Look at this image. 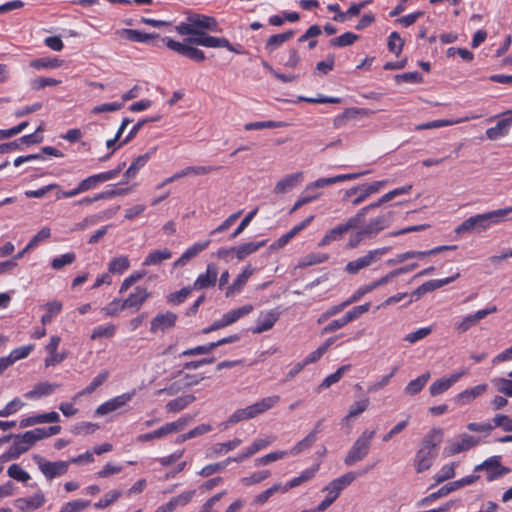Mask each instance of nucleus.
Instances as JSON below:
<instances>
[{
  "label": "nucleus",
  "mask_w": 512,
  "mask_h": 512,
  "mask_svg": "<svg viewBox=\"0 0 512 512\" xmlns=\"http://www.w3.org/2000/svg\"><path fill=\"white\" fill-rule=\"evenodd\" d=\"M511 212L512 207H507L471 216L455 228V233L458 235L473 232L481 233L487 230L491 225L504 221L506 216Z\"/></svg>",
  "instance_id": "1"
},
{
  "label": "nucleus",
  "mask_w": 512,
  "mask_h": 512,
  "mask_svg": "<svg viewBox=\"0 0 512 512\" xmlns=\"http://www.w3.org/2000/svg\"><path fill=\"white\" fill-rule=\"evenodd\" d=\"M443 440V431L433 428L423 438L419 450L415 454L414 467L418 473L428 470L437 457V447Z\"/></svg>",
  "instance_id": "2"
},
{
  "label": "nucleus",
  "mask_w": 512,
  "mask_h": 512,
  "mask_svg": "<svg viewBox=\"0 0 512 512\" xmlns=\"http://www.w3.org/2000/svg\"><path fill=\"white\" fill-rule=\"evenodd\" d=\"M374 436L375 430H364L349 449L344 458V464L346 466H352L362 461L370 452Z\"/></svg>",
  "instance_id": "3"
},
{
  "label": "nucleus",
  "mask_w": 512,
  "mask_h": 512,
  "mask_svg": "<svg viewBox=\"0 0 512 512\" xmlns=\"http://www.w3.org/2000/svg\"><path fill=\"white\" fill-rule=\"evenodd\" d=\"M32 459L48 481L65 475L70 466L69 461H48L39 454H34Z\"/></svg>",
  "instance_id": "4"
},
{
  "label": "nucleus",
  "mask_w": 512,
  "mask_h": 512,
  "mask_svg": "<svg viewBox=\"0 0 512 512\" xmlns=\"http://www.w3.org/2000/svg\"><path fill=\"white\" fill-rule=\"evenodd\" d=\"M388 184V180L374 181L369 184H362L352 187L345 191L343 200H348L351 196L355 195V198L351 201L353 206H357L364 202L372 194L379 192L383 187Z\"/></svg>",
  "instance_id": "5"
},
{
  "label": "nucleus",
  "mask_w": 512,
  "mask_h": 512,
  "mask_svg": "<svg viewBox=\"0 0 512 512\" xmlns=\"http://www.w3.org/2000/svg\"><path fill=\"white\" fill-rule=\"evenodd\" d=\"M389 251L390 247H382L369 250L365 255L355 260L349 261L345 266V271L349 274L355 275L360 270L367 268L373 263L379 261Z\"/></svg>",
  "instance_id": "6"
},
{
  "label": "nucleus",
  "mask_w": 512,
  "mask_h": 512,
  "mask_svg": "<svg viewBox=\"0 0 512 512\" xmlns=\"http://www.w3.org/2000/svg\"><path fill=\"white\" fill-rule=\"evenodd\" d=\"M187 41L195 45L208 47V48H226L230 52L236 54L242 53V47L240 45L233 46L228 39L223 37L210 36L207 33H199L196 37H188Z\"/></svg>",
  "instance_id": "7"
},
{
  "label": "nucleus",
  "mask_w": 512,
  "mask_h": 512,
  "mask_svg": "<svg viewBox=\"0 0 512 512\" xmlns=\"http://www.w3.org/2000/svg\"><path fill=\"white\" fill-rule=\"evenodd\" d=\"M13 439V444L10 446L6 454L3 455L5 459H17L23 453L27 452L32 446L35 445L28 431L23 434L9 435L4 438H0V442Z\"/></svg>",
  "instance_id": "8"
},
{
  "label": "nucleus",
  "mask_w": 512,
  "mask_h": 512,
  "mask_svg": "<svg viewBox=\"0 0 512 512\" xmlns=\"http://www.w3.org/2000/svg\"><path fill=\"white\" fill-rule=\"evenodd\" d=\"M478 478H479V476H477V475H469L462 479L449 482L446 485L442 486L436 492H433V493L429 494L428 496H426L425 498H423L420 502V505H428L431 502H433L434 500L444 497V496H447L448 494H450L451 492H453L455 490H458L467 485H471L474 482H476L478 480Z\"/></svg>",
  "instance_id": "9"
},
{
  "label": "nucleus",
  "mask_w": 512,
  "mask_h": 512,
  "mask_svg": "<svg viewBox=\"0 0 512 512\" xmlns=\"http://www.w3.org/2000/svg\"><path fill=\"white\" fill-rule=\"evenodd\" d=\"M486 471V479L492 482L511 472L509 467L501 464V456L495 455L487 458L481 464L475 466L474 471Z\"/></svg>",
  "instance_id": "10"
},
{
  "label": "nucleus",
  "mask_w": 512,
  "mask_h": 512,
  "mask_svg": "<svg viewBox=\"0 0 512 512\" xmlns=\"http://www.w3.org/2000/svg\"><path fill=\"white\" fill-rule=\"evenodd\" d=\"M193 45V43H189L187 41V38L184 39L183 42H178L173 39H167L166 41V46L179 55L187 57L197 63L205 61L206 57L204 52L196 47H193Z\"/></svg>",
  "instance_id": "11"
},
{
  "label": "nucleus",
  "mask_w": 512,
  "mask_h": 512,
  "mask_svg": "<svg viewBox=\"0 0 512 512\" xmlns=\"http://www.w3.org/2000/svg\"><path fill=\"white\" fill-rule=\"evenodd\" d=\"M393 216L394 212L389 211L371 219L360 229V234L366 236L367 239L375 238L381 231L390 226Z\"/></svg>",
  "instance_id": "12"
},
{
  "label": "nucleus",
  "mask_w": 512,
  "mask_h": 512,
  "mask_svg": "<svg viewBox=\"0 0 512 512\" xmlns=\"http://www.w3.org/2000/svg\"><path fill=\"white\" fill-rule=\"evenodd\" d=\"M185 425H186V420L179 419L174 422L166 423L165 425L161 426L160 428H158L152 432L141 434V435L137 436L136 440L138 442H148V441H151L154 439L163 438L169 434H172V433L182 430Z\"/></svg>",
  "instance_id": "13"
},
{
  "label": "nucleus",
  "mask_w": 512,
  "mask_h": 512,
  "mask_svg": "<svg viewBox=\"0 0 512 512\" xmlns=\"http://www.w3.org/2000/svg\"><path fill=\"white\" fill-rule=\"evenodd\" d=\"M479 444V440L472 435L462 434L456 441H451L443 450L446 457L467 451Z\"/></svg>",
  "instance_id": "14"
},
{
  "label": "nucleus",
  "mask_w": 512,
  "mask_h": 512,
  "mask_svg": "<svg viewBox=\"0 0 512 512\" xmlns=\"http://www.w3.org/2000/svg\"><path fill=\"white\" fill-rule=\"evenodd\" d=\"M359 226L356 219L352 216L350 217L345 223H341L331 230H329L323 238L319 242V246H326L330 244L331 242L340 240L345 233H347L351 229H355Z\"/></svg>",
  "instance_id": "15"
},
{
  "label": "nucleus",
  "mask_w": 512,
  "mask_h": 512,
  "mask_svg": "<svg viewBox=\"0 0 512 512\" xmlns=\"http://www.w3.org/2000/svg\"><path fill=\"white\" fill-rule=\"evenodd\" d=\"M466 374L467 369H461L459 371L453 372L447 378H440L435 380L429 387L431 396H438L443 394Z\"/></svg>",
  "instance_id": "16"
},
{
  "label": "nucleus",
  "mask_w": 512,
  "mask_h": 512,
  "mask_svg": "<svg viewBox=\"0 0 512 512\" xmlns=\"http://www.w3.org/2000/svg\"><path fill=\"white\" fill-rule=\"evenodd\" d=\"M497 311L496 306H492L487 309L478 310L474 314L468 315L464 317L461 321L455 324V330L459 333H465L473 326L477 325L482 319H484L489 314L495 313Z\"/></svg>",
  "instance_id": "17"
},
{
  "label": "nucleus",
  "mask_w": 512,
  "mask_h": 512,
  "mask_svg": "<svg viewBox=\"0 0 512 512\" xmlns=\"http://www.w3.org/2000/svg\"><path fill=\"white\" fill-rule=\"evenodd\" d=\"M135 392L131 391L128 393H123L121 395H118L112 399H109L108 401L104 402L100 406L97 407L95 413L96 415L103 416L108 413L114 412L123 406H125L128 402L132 400L134 397Z\"/></svg>",
  "instance_id": "18"
},
{
  "label": "nucleus",
  "mask_w": 512,
  "mask_h": 512,
  "mask_svg": "<svg viewBox=\"0 0 512 512\" xmlns=\"http://www.w3.org/2000/svg\"><path fill=\"white\" fill-rule=\"evenodd\" d=\"M46 502L44 493L41 490L35 492L32 496L17 498L14 506L21 512H30L41 508Z\"/></svg>",
  "instance_id": "19"
},
{
  "label": "nucleus",
  "mask_w": 512,
  "mask_h": 512,
  "mask_svg": "<svg viewBox=\"0 0 512 512\" xmlns=\"http://www.w3.org/2000/svg\"><path fill=\"white\" fill-rule=\"evenodd\" d=\"M502 115L503 119L498 121L494 127L486 130L485 134L488 139L495 141L508 135L512 125V109L505 111Z\"/></svg>",
  "instance_id": "20"
},
{
  "label": "nucleus",
  "mask_w": 512,
  "mask_h": 512,
  "mask_svg": "<svg viewBox=\"0 0 512 512\" xmlns=\"http://www.w3.org/2000/svg\"><path fill=\"white\" fill-rule=\"evenodd\" d=\"M365 174H366V172H359V173L341 174V175L328 177V178H319L316 181L311 182L308 185H306L305 191L309 192L311 190L324 188L326 186H329V185H332V184H335L338 182L354 180V179H357Z\"/></svg>",
  "instance_id": "21"
},
{
  "label": "nucleus",
  "mask_w": 512,
  "mask_h": 512,
  "mask_svg": "<svg viewBox=\"0 0 512 512\" xmlns=\"http://www.w3.org/2000/svg\"><path fill=\"white\" fill-rule=\"evenodd\" d=\"M177 319V314L173 312L159 313L151 320L150 331L152 333H157L158 331L165 332L175 327Z\"/></svg>",
  "instance_id": "22"
},
{
  "label": "nucleus",
  "mask_w": 512,
  "mask_h": 512,
  "mask_svg": "<svg viewBox=\"0 0 512 512\" xmlns=\"http://www.w3.org/2000/svg\"><path fill=\"white\" fill-rule=\"evenodd\" d=\"M280 401V396L272 395L265 398L260 399L259 401L249 405L246 407L249 418L253 419L257 416L265 413L266 411L273 408Z\"/></svg>",
  "instance_id": "23"
},
{
  "label": "nucleus",
  "mask_w": 512,
  "mask_h": 512,
  "mask_svg": "<svg viewBox=\"0 0 512 512\" xmlns=\"http://www.w3.org/2000/svg\"><path fill=\"white\" fill-rule=\"evenodd\" d=\"M279 316L280 311H278V309L261 312L257 319L256 326L252 328V333L260 334L270 330L279 319Z\"/></svg>",
  "instance_id": "24"
},
{
  "label": "nucleus",
  "mask_w": 512,
  "mask_h": 512,
  "mask_svg": "<svg viewBox=\"0 0 512 512\" xmlns=\"http://www.w3.org/2000/svg\"><path fill=\"white\" fill-rule=\"evenodd\" d=\"M303 180V172L288 174L280 179L274 186V194H285L292 191Z\"/></svg>",
  "instance_id": "25"
},
{
  "label": "nucleus",
  "mask_w": 512,
  "mask_h": 512,
  "mask_svg": "<svg viewBox=\"0 0 512 512\" xmlns=\"http://www.w3.org/2000/svg\"><path fill=\"white\" fill-rule=\"evenodd\" d=\"M187 20L191 22L193 25V29L197 33H205V30L216 31L217 29V20L214 17L202 15V14H193L190 15Z\"/></svg>",
  "instance_id": "26"
},
{
  "label": "nucleus",
  "mask_w": 512,
  "mask_h": 512,
  "mask_svg": "<svg viewBox=\"0 0 512 512\" xmlns=\"http://www.w3.org/2000/svg\"><path fill=\"white\" fill-rule=\"evenodd\" d=\"M488 385L486 383L476 385L472 388L465 389L454 397V402L459 406L471 403L474 399L486 392Z\"/></svg>",
  "instance_id": "27"
},
{
  "label": "nucleus",
  "mask_w": 512,
  "mask_h": 512,
  "mask_svg": "<svg viewBox=\"0 0 512 512\" xmlns=\"http://www.w3.org/2000/svg\"><path fill=\"white\" fill-rule=\"evenodd\" d=\"M218 269L214 264H208L205 273H201L193 284L197 290L214 286L217 281Z\"/></svg>",
  "instance_id": "28"
},
{
  "label": "nucleus",
  "mask_w": 512,
  "mask_h": 512,
  "mask_svg": "<svg viewBox=\"0 0 512 512\" xmlns=\"http://www.w3.org/2000/svg\"><path fill=\"white\" fill-rule=\"evenodd\" d=\"M116 35L121 38L137 43H148L158 37L156 34L144 33L135 29H120Z\"/></svg>",
  "instance_id": "29"
},
{
  "label": "nucleus",
  "mask_w": 512,
  "mask_h": 512,
  "mask_svg": "<svg viewBox=\"0 0 512 512\" xmlns=\"http://www.w3.org/2000/svg\"><path fill=\"white\" fill-rule=\"evenodd\" d=\"M374 111H371L366 108H347L344 110V112L334 118V126L340 127L346 123L349 119H355L360 116H367L373 114Z\"/></svg>",
  "instance_id": "30"
},
{
  "label": "nucleus",
  "mask_w": 512,
  "mask_h": 512,
  "mask_svg": "<svg viewBox=\"0 0 512 512\" xmlns=\"http://www.w3.org/2000/svg\"><path fill=\"white\" fill-rule=\"evenodd\" d=\"M150 293L146 288L136 287L135 292L131 293L128 298L124 300L126 308H135L139 310L144 302L150 297Z\"/></svg>",
  "instance_id": "31"
},
{
  "label": "nucleus",
  "mask_w": 512,
  "mask_h": 512,
  "mask_svg": "<svg viewBox=\"0 0 512 512\" xmlns=\"http://www.w3.org/2000/svg\"><path fill=\"white\" fill-rule=\"evenodd\" d=\"M60 385L56 383L40 382L34 388L25 393L27 399H38L52 394Z\"/></svg>",
  "instance_id": "32"
},
{
  "label": "nucleus",
  "mask_w": 512,
  "mask_h": 512,
  "mask_svg": "<svg viewBox=\"0 0 512 512\" xmlns=\"http://www.w3.org/2000/svg\"><path fill=\"white\" fill-rule=\"evenodd\" d=\"M242 444V440L239 438H234L231 441L225 442V443H215L212 445L207 453V456L209 458H214L219 455L226 454L229 451H232L239 447Z\"/></svg>",
  "instance_id": "33"
},
{
  "label": "nucleus",
  "mask_w": 512,
  "mask_h": 512,
  "mask_svg": "<svg viewBox=\"0 0 512 512\" xmlns=\"http://www.w3.org/2000/svg\"><path fill=\"white\" fill-rule=\"evenodd\" d=\"M195 399V396L192 394L183 395L167 402L165 409L169 413H177L184 410L187 406L194 402Z\"/></svg>",
  "instance_id": "34"
},
{
  "label": "nucleus",
  "mask_w": 512,
  "mask_h": 512,
  "mask_svg": "<svg viewBox=\"0 0 512 512\" xmlns=\"http://www.w3.org/2000/svg\"><path fill=\"white\" fill-rule=\"evenodd\" d=\"M252 274L253 271L249 269V267L245 268L243 272L239 274L238 277L233 281L232 285L227 288L226 297L234 296L236 293L240 292Z\"/></svg>",
  "instance_id": "35"
},
{
  "label": "nucleus",
  "mask_w": 512,
  "mask_h": 512,
  "mask_svg": "<svg viewBox=\"0 0 512 512\" xmlns=\"http://www.w3.org/2000/svg\"><path fill=\"white\" fill-rule=\"evenodd\" d=\"M318 468H319V466L316 465L315 467H312V468L304 470L298 477L292 478L282 488L283 492H287L288 490H290V489H292L294 487H297V486L301 485L304 482H307V481L311 480L315 476Z\"/></svg>",
  "instance_id": "36"
},
{
  "label": "nucleus",
  "mask_w": 512,
  "mask_h": 512,
  "mask_svg": "<svg viewBox=\"0 0 512 512\" xmlns=\"http://www.w3.org/2000/svg\"><path fill=\"white\" fill-rule=\"evenodd\" d=\"M431 375L429 372H425L414 380H411L406 387L404 392L407 395L414 396L421 392L426 383L429 381Z\"/></svg>",
  "instance_id": "37"
},
{
  "label": "nucleus",
  "mask_w": 512,
  "mask_h": 512,
  "mask_svg": "<svg viewBox=\"0 0 512 512\" xmlns=\"http://www.w3.org/2000/svg\"><path fill=\"white\" fill-rule=\"evenodd\" d=\"M293 36H294L293 30H289L284 33L272 35L267 39V41L265 43V49L269 52H273L278 47H280L283 43L289 41Z\"/></svg>",
  "instance_id": "38"
},
{
  "label": "nucleus",
  "mask_w": 512,
  "mask_h": 512,
  "mask_svg": "<svg viewBox=\"0 0 512 512\" xmlns=\"http://www.w3.org/2000/svg\"><path fill=\"white\" fill-rule=\"evenodd\" d=\"M61 431V426L55 425L45 428H35L33 430H29L28 433L30 434L31 438L33 439L34 443L36 444L38 441L49 438L51 436L59 434Z\"/></svg>",
  "instance_id": "39"
},
{
  "label": "nucleus",
  "mask_w": 512,
  "mask_h": 512,
  "mask_svg": "<svg viewBox=\"0 0 512 512\" xmlns=\"http://www.w3.org/2000/svg\"><path fill=\"white\" fill-rule=\"evenodd\" d=\"M108 377L109 372L107 370L100 372L86 388H84L76 396L73 397V400L76 401L79 397L83 395L92 394L98 387H100L104 382H106Z\"/></svg>",
  "instance_id": "40"
},
{
  "label": "nucleus",
  "mask_w": 512,
  "mask_h": 512,
  "mask_svg": "<svg viewBox=\"0 0 512 512\" xmlns=\"http://www.w3.org/2000/svg\"><path fill=\"white\" fill-rule=\"evenodd\" d=\"M266 240L260 241V242H248L244 243L236 248V257L238 260H243L247 256L255 253L258 251L261 247L265 246Z\"/></svg>",
  "instance_id": "41"
},
{
  "label": "nucleus",
  "mask_w": 512,
  "mask_h": 512,
  "mask_svg": "<svg viewBox=\"0 0 512 512\" xmlns=\"http://www.w3.org/2000/svg\"><path fill=\"white\" fill-rule=\"evenodd\" d=\"M62 303L58 300H53L45 304L44 308L46 309V313L41 317V323L46 325L50 323L53 318L58 315L62 310Z\"/></svg>",
  "instance_id": "42"
},
{
  "label": "nucleus",
  "mask_w": 512,
  "mask_h": 512,
  "mask_svg": "<svg viewBox=\"0 0 512 512\" xmlns=\"http://www.w3.org/2000/svg\"><path fill=\"white\" fill-rule=\"evenodd\" d=\"M130 267V261L127 256L113 258L108 264V272L112 274H122Z\"/></svg>",
  "instance_id": "43"
},
{
  "label": "nucleus",
  "mask_w": 512,
  "mask_h": 512,
  "mask_svg": "<svg viewBox=\"0 0 512 512\" xmlns=\"http://www.w3.org/2000/svg\"><path fill=\"white\" fill-rule=\"evenodd\" d=\"M172 253L168 249H162V250H155L148 254V256L145 258L143 265L149 266V265H157L161 263L164 260H167L171 258Z\"/></svg>",
  "instance_id": "44"
},
{
  "label": "nucleus",
  "mask_w": 512,
  "mask_h": 512,
  "mask_svg": "<svg viewBox=\"0 0 512 512\" xmlns=\"http://www.w3.org/2000/svg\"><path fill=\"white\" fill-rule=\"evenodd\" d=\"M458 276H459V273H457L454 276L447 277V278H444V279L429 280V281L423 283L422 285H420V287H421V290L424 292V294H426L428 292H431V291H434V290H436L438 288H441V287H443V286H445L447 284H450Z\"/></svg>",
  "instance_id": "45"
},
{
  "label": "nucleus",
  "mask_w": 512,
  "mask_h": 512,
  "mask_svg": "<svg viewBox=\"0 0 512 512\" xmlns=\"http://www.w3.org/2000/svg\"><path fill=\"white\" fill-rule=\"evenodd\" d=\"M350 365H343L339 367L334 373L328 375L322 383L319 385V390H324L329 388L332 384L337 383L345 374L346 371L350 369Z\"/></svg>",
  "instance_id": "46"
},
{
  "label": "nucleus",
  "mask_w": 512,
  "mask_h": 512,
  "mask_svg": "<svg viewBox=\"0 0 512 512\" xmlns=\"http://www.w3.org/2000/svg\"><path fill=\"white\" fill-rule=\"evenodd\" d=\"M370 401L368 398L361 399L354 402L350 408L348 414L344 417L343 421H349L365 412L369 407Z\"/></svg>",
  "instance_id": "47"
},
{
  "label": "nucleus",
  "mask_w": 512,
  "mask_h": 512,
  "mask_svg": "<svg viewBox=\"0 0 512 512\" xmlns=\"http://www.w3.org/2000/svg\"><path fill=\"white\" fill-rule=\"evenodd\" d=\"M321 193L315 192V190H311L309 192L303 191L302 195L299 197V199L294 203L292 208L290 209L289 213L292 214L295 211H297L302 206L309 204L313 202L314 200L318 199L320 197Z\"/></svg>",
  "instance_id": "48"
},
{
  "label": "nucleus",
  "mask_w": 512,
  "mask_h": 512,
  "mask_svg": "<svg viewBox=\"0 0 512 512\" xmlns=\"http://www.w3.org/2000/svg\"><path fill=\"white\" fill-rule=\"evenodd\" d=\"M230 462L231 457H228L224 461L206 465L198 472V474L202 477H209L217 472L225 470Z\"/></svg>",
  "instance_id": "49"
},
{
  "label": "nucleus",
  "mask_w": 512,
  "mask_h": 512,
  "mask_svg": "<svg viewBox=\"0 0 512 512\" xmlns=\"http://www.w3.org/2000/svg\"><path fill=\"white\" fill-rule=\"evenodd\" d=\"M7 474L10 478L25 483L31 479L30 474L24 470L19 464H12L7 469Z\"/></svg>",
  "instance_id": "50"
},
{
  "label": "nucleus",
  "mask_w": 512,
  "mask_h": 512,
  "mask_svg": "<svg viewBox=\"0 0 512 512\" xmlns=\"http://www.w3.org/2000/svg\"><path fill=\"white\" fill-rule=\"evenodd\" d=\"M62 61L57 58L43 57L34 59L30 62V66L34 69L57 68L61 66Z\"/></svg>",
  "instance_id": "51"
},
{
  "label": "nucleus",
  "mask_w": 512,
  "mask_h": 512,
  "mask_svg": "<svg viewBox=\"0 0 512 512\" xmlns=\"http://www.w3.org/2000/svg\"><path fill=\"white\" fill-rule=\"evenodd\" d=\"M369 470V468L365 469L363 472L355 473V472H347L346 474L334 479L331 481L335 484L341 491L344 490L347 486H349L358 476L363 475Z\"/></svg>",
  "instance_id": "52"
},
{
  "label": "nucleus",
  "mask_w": 512,
  "mask_h": 512,
  "mask_svg": "<svg viewBox=\"0 0 512 512\" xmlns=\"http://www.w3.org/2000/svg\"><path fill=\"white\" fill-rule=\"evenodd\" d=\"M100 184L98 174L91 175L78 183L75 187L76 194L79 195L86 191L96 188Z\"/></svg>",
  "instance_id": "53"
},
{
  "label": "nucleus",
  "mask_w": 512,
  "mask_h": 512,
  "mask_svg": "<svg viewBox=\"0 0 512 512\" xmlns=\"http://www.w3.org/2000/svg\"><path fill=\"white\" fill-rule=\"evenodd\" d=\"M358 39L359 36L357 34L345 32L344 34L331 39L330 45L334 47H346L352 45Z\"/></svg>",
  "instance_id": "54"
},
{
  "label": "nucleus",
  "mask_w": 512,
  "mask_h": 512,
  "mask_svg": "<svg viewBox=\"0 0 512 512\" xmlns=\"http://www.w3.org/2000/svg\"><path fill=\"white\" fill-rule=\"evenodd\" d=\"M329 256L325 253H310L299 261L298 266L301 268L320 264L328 260Z\"/></svg>",
  "instance_id": "55"
},
{
  "label": "nucleus",
  "mask_w": 512,
  "mask_h": 512,
  "mask_svg": "<svg viewBox=\"0 0 512 512\" xmlns=\"http://www.w3.org/2000/svg\"><path fill=\"white\" fill-rule=\"evenodd\" d=\"M283 126H284L283 122L269 120V121H259V122L247 123V124H245L244 129L246 131H251V130L280 128Z\"/></svg>",
  "instance_id": "56"
},
{
  "label": "nucleus",
  "mask_w": 512,
  "mask_h": 512,
  "mask_svg": "<svg viewBox=\"0 0 512 512\" xmlns=\"http://www.w3.org/2000/svg\"><path fill=\"white\" fill-rule=\"evenodd\" d=\"M404 46V40L400 37V34L396 31L392 32L388 37V49L390 52L399 56Z\"/></svg>",
  "instance_id": "57"
},
{
  "label": "nucleus",
  "mask_w": 512,
  "mask_h": 512,
  "mask_svg": "<svg viewBox=\"0 0 512 512\" xmlns=\"http://www.w3.org/2000/svg\"><path fill=\"white\" fill-rule=\"evenodd\" d=\"M116 326L115 325H107V326H97L93 329L91 334V339L96 340L99 338H110L115 335Z\"/></svg>",
  "instance_id": "58"
},
{
  "label": "nucleus",
  "mask_w": 512,
  "mask_h": 512,
  "mask_svg": "<svg viewBox=\"0 0 512 512\" xmlns=\"http://www.w3.org/2000/svg\"><path fill=\"white\" fill-rule=\"evenodd\" d=\"M121 495L122 492L120 490L109 491L104 495L102 499L94 503V507L96 509H104L114 503Z\"/></svg>",
  "instance_id": "59"
},
{
  "label": "nucleus",
  "mask_w": 512,
  "mask_h": 512,
  "mask_svg": "<svg viewBox=\"0 0 512 512\" xmlns=\"http://www.w3.org/2000/svg\"><path fill=\"white\" fill-rule=\"evenodd\" d=\"M90 505V501L77 499L65 503L59 512H80Z\"/></svg>",
  "instance_id": "60"
},
{
  "label": "nucleus",
  "mask_w": 512,
  "mask_h": 512,
  "mask_svg": "<svg viewBox=\"0 0 512 512\" xmlns=\"http://www.w3.org/2000/svg\"><path fill=\"white\" fill-rule=\"evenodd\" d=\"M76 259V255L73 252L65 253L52 260L51 266L55 270H60L66 265L72 264Z\"/></svg>",
  "instance_id": "61"
},
{
  "label": "nucleus",
  "mask_w": 512,
  "mask_h": 512,
  "mask_svg": "<svg viewBox=\"0 0 512 512\" xmlns=\"http://www.w3.org/2000/svg\"><path fill=\"white\" fill-rule=\"evenodd\" d=\"M33 349V344L21 346L12 350L8 357L14 364L16 361L26 358L32 352Z\"/></svg>",
  "instance_id": "62"
},
{
  "label": "nucleus",
  "mask_w": 512,
  "mask_h": 512,
  "mask_svg": "<svg viewBox=\"0 0 512 512\" xmlns=\"http://www.w3.org/2000/svg\"><path fill=\"white\" fill-rule=\"evenodd\" d=\"M493 384L499 393L512 397V380L506 378H495Z\"/></svg>",
  "instance_id": "63"
},
{
  "label": "nucleus",
  "mask_w": 512,
  "mask_h": 512,
  "mask_svg": "<svg viewBox=\"0 0 512 512\" xmlns=\"http://www.w3.org/2000/svg\"><path fill=\"white\" fill-rule=\"evenodd\" d=\"M494 428L500 427L506 432H512V418L505 414H496L493 418Z\"/></svg>",
  "instance_id": "64"
}]
</instances>
